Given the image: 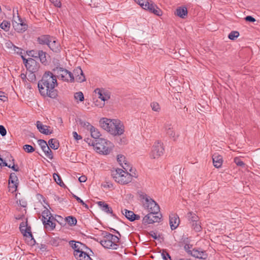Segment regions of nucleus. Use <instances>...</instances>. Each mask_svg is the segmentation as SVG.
I'll list each match as a JSON object with an SVG mask.
<instances>
[{"label":"nucleus","instance_id":"2","mask_svg":"<svg viewBox=\"0 0 260 260\" xmlns=\"http://www.w3.org/2000/svg\"><path fill=\"white\" fill-rule=\"evenodd\" d=\"M101 127L114 136H120L124 132V126L119 120L103 118L100 121Z\"/></svg>","mask_w":260,"mask_h":260},{"label":"nucleus","instance_id":"16","mask_svg":"<svg viewBox=\"0 0 260 260\" xmlns=\"http://www.w3.org/2000/svg\"><path fill=\"white\" fill-rule=\"evenodd\" d=\"M97 204L102 211L107 214H110L114 218H117V216L113 213L112 208L108 204L103 201H99L97 202Z\"/></svg>","mask_w":260,"mask_h":260},{"label":"nucleus","instance_id":"14","mask_svg":"<svg viewBox=\"0 0 260 260\" xmlns=\"http://www.w3.org/2000/svg\"><path fill=\"white\" fill-rule=\"evenodd\" d=\"M38 144L41 147L42 150L45 153V155L49 158L50 159L52 160L53 158V155L52 151L50 149L49 146H48L47 142L42 139H40L38 141Z\"/></svg>","mask_w":260,"mask_h":260},{"label":"nucleus","instance_id":"28","mask_svg":"<svg viewBox=\"0 0 260 260\" xmlns=\"http://www.w3.org/2000/svg\"><path fill=\"white\" fill-rule=\"evenodd\" d=\"M91 254L88 251L81 252L75 256L77 260H92L90 257Z\"/></svg>","mask_w":260,"mask_h":260},{"label":"nucleus","instance_id":"34","mask_svg":"<svg viewBox=\"0 0 260 260\" xmlns=\"http://www.w3.org/2000/svg\"><path fill=\"white\" fill-rule=\"evenodd\" d=\"M62 242V240L59 237L52 238L49 242L50 244L53 246H58L60 245Z\"/></svg>","mask_w":260,"mask_h":260},{"label":"nucleus","instance_id":"32","mask_svg":"<svg viewBox=\"0 0 260 260\" xmlns=\"http://www.w3.org/2000/svg\"><path fill=\"white\" fill-rule=\"evenodd\" d=\"M201 222L200 220H197V221H195L194 222L190 223L192 229H193L196 232H199L202 230V226L201 225Z\"/></svg>","mask_w":260,"mask_h":260},{"label":"nucleus","instance_id":"59","mask_svg":"<svg viewBox=\"0 0 260 260\" xmlns=\"http://www.w3.org/2000/svg\"><path fill=\"white\" fill-rule=\"evenodd\" d=\"M245 19L246 21L254 22L255 21V19L254 18L252 17L251 16H247L245 18Z\"/></svg>","mask_w":260,"mask_h":260},{"label":"nucleus","instance_id":"47","mask_svg":"<svg viewBox=\"0 0 260 260\" xmlns=\"http://www.w3.org/2000/svg\"><path fill=\"white\" fill-rule=\"evenodd\" d=\"M18 183H14V184H12L11 183H9V190L12 192L16 191L17 189Z\"/></svg>","mask_w":260,"mask_h":260},{"label":"nucleus","instance_id":"58","mask_svg":"<svg viewBox=\"0 0 260 260\" xmlns=\"http://www.w3.org/2000/svg\"><path fill=\"white\" fill-rule=\"evenodd\" d=\"M13 51L18 54H19V55L23 54L22 50L18 47H16V46L14 47Z\"/></svg>","mask_w":260,"mask_h":260},{"label":"nucleus","instance_id":"22","mask_svg":"<svg viewBox=\"0 0 260 260\" xmlns=\"http://www.w3.org/2000/svg\"><path fill=\"white\" fill-rule=\"evenodd\" d=\"M164 129L166 134L170 137L173 138L174 140L176 139L177 137L172 124L169 122L166 123L164 125Z\"/></svg>","mask_w":260,"mask_h":260},{"label":"nucleus","instance_id":"55","mask_svg":"<svg viewBox=\"0 0 260 260\" xmlns=\"http://www.w3.org/2000/svg\"><path fill=\"white\" fill-rule=\"evenodd\" d=\"M83 73V72L80 67L77 68L74 71V74L75 77H76V75L82 74Z\"/></svg>","mask_w":260,"mask_h":260},{"label":"nucleus","instance_id":"54","mask_svg":"<svg viewBox=\"0 0 260 260\" xmlns=\"http://www.w3.org/2000/svg\"><path fill=\"white\" fill-rule=\"evenodd\" d=\"M29 73V74L28 75V80L30 82H33L36 80V75L35 74V73Z\"/></svg>","mask_w":260,"mask_h":260},{"label":"nucleus","instance_id":"20","mask_svg":"<svg viewBox=\"0 0 260 260\" xmlns=\"http://www.w3.org/2000/svg\"><path fill=\"white\" fill-rule=\"evenodd\" d=\"M122 213L131 221H134L140 219V216L138 214H135L132 211L125 209L122 210Z\"/></svg>","mask_w":260,"mask_h":260},{"label":"nucleus","instance_id":"33","mask_svg":"<svg viewBox=\"0 0 260 260\" xmlns=\"http://www.w3.org/2000/svg\"><path fill=\"white\" fill-rule=\"evenodd\" d=\"M38 58H39L40 61L42 63H46L47 62L46 59V52L43 51V50H39V52L38 53Z\"/></svg>","mask_w":260,"mask_h":260},{"label":"nucleus","instance_id":"62","mask_svg":"<svg viewBox=\"0 0 260 260\" xmlns=\"http://www.w3.org/2000/svg\"><path fill=\"white\" fill-rule=\"evenodd\" d=\"M7 167H8L9 168H12L14 171H18L19 170V168L17 166H15L14 164L13 165V166H11V165H8L7 164V166H6Z\"/></svg>","mask_w":260,"mask_h":260},{"label":"nucleus","instance_id":"37","mask_svg":"<svg viewBox=\"0 0 260 260\" xmlns=\"http://www.w3.org/2000/svg\"><path fill=\"white\" fill-rule=\"evenodd\" d=\"M66 221L70 225H75L77 223V219L75 217L70 216L66 218Z\"/></svg>","mask_w":260,"mask_h":260},{"label":"nucleus","instance_id":"6","mask_svg":"<svg viewBox=\"0 0 260 260\" xmlns=\"http://www.w3.org/2000/svg\"><path fill=\"white\" fill-rule=\"evenodd\" d=\"M143 9L157 16L162 15L161 10L152 0H134Z\"/></svg>","mask_w":260,"mask_h":260},{"label":"nucleus","instance_id":"21","mask_svg":"<svg viewBox=\"0 0 260 260\" xmlns=\"http://www.w3.org/2000/svg\"><path fill=\"white\" fill-rule=\"evenodd\" d=\"M84 125L87 126V127H89L91 136L93 138H94V140L101 139L100 138V137L101 136V134L98 128L91 125L89 122H85Z\"/></svg>","mask_w":260,"mask_h":260},{"label":"nucleus","instance_id":"38","mask_svg":"<svg viewBox=\"0 0 260 260\" xmlns=\"http://www.w3.org/2000/svg\"><path fill=\"white\" fill-rule=\"evenodd\" d=\"M9 183H11L12 184L18 183V177L15 173H11L9 177Z\"/></svg>","mask_w":260,"mask_h":260},{"label":"nucleus","instance_id":"49","mask_svg":"<svg viewBox=\"0 0 260 260\" xmlns=\"http://www.w3.org/2000/svg\"><path fill=\"white\" fill-rule=\"evenodd\" d=\"M234 162L238 166L244 167L245 165L244 162L239 157H235L234 158Z\"/></svg>","mask_w":260,"mask_h":260},{"label":"nucleus","instance_id":"19","mask_svg":"<svg viewBox=\"0 0 260 260\" xmlns=\"http://www.w3.org/2000/svg\"><path fill=\"white\" fill-rule=\"evenodd\" d=\"M180 219L177 214L172 213L170 215V225L172 230L176 229L179 225Z\"/></svg>","mask_w":260,"mask_h":260},{"label":"nucleus","instance_id":"52","mask_svg":"<svg viewBox=\"0 0 260 260\" xmlns=\"http://www.w3.org/2000/svg\"><path fill=\"white\" fill-rule=\"evenodd\" d=\"M5 46L8 49H11L13 50L14 47H16L15 45H14L12 42L10 41H8L5 43Z\"/></svg>","mask_w":260,"mask_h":260},{"label":"nucleus","instance_id":"27","mask_svg":"<svg viewBox=\"0 0 260 260\" xmlns=\"http://www.w3.org/2000/svg\"><path fill=\"white\" fill-rule=\"evenodd\" d=\"M175 14L181 18H185L187 15V9L185 7L178 8Z\"/></svg>","mask_w":260,"mask_h":260},{"label":"nucleus","instance_id":"53","mask_svg":"<svg viewBox=\"0 0 260 260\" xmlns=\"http://www.w3.org/2000/svg\"><path fill=\"white\" fill-rule=\"evenodd\" d=\"M50 1L56 7L60 8L61 3L59 0H50Z\"/></svg>","mask_w":260,"mask_h":260},{"label":"nucleus","instance_id":"25","mask_svg":"<svg viewBox=\"0 0 260 260\" xmlns=\"http://www.w3.org/2000/svg\"><path fill=\"white\" fill-rule=\"evenodd\" d=\"M55 220L53 216H49L47 220L43 219V224L46 229L49 228L50 230H53L55 228V223L53 222Z\"/></svg>","mask_w":260,"mask_h":260},{"label":"nucleus","instance_id":"43","mask_svg":"<svg viewBox=\"0 0 260 260\" xmlns=\"http://www.w3.org/2000/svg\"><path fill=\"white\" fill-rule=\"evenodd\" d=\"M74 98L76 100H79L80 102L84 101V95L81 91L76 92L74 94Z\"/></svg>","mask_w":260,"mask_h":260},{"label":"nucleus","instance_id":"23","mask_svg":"<svg viewBox=\"0 0 260 260\" xmlns=\"http://www.w3.org/2000/svg\"><path fill=\"white\" fill-rule=\"evenodd\" d=\"M52 40V36L48 35H43L37 38L38 43L42 45H48L49 42Z\"/></svg>","mask_w":260,"mask_h":260},{"label":"nucleus","instance_id":"17","mask_svg":"<svg viewBox=\"0 0 260 260\" xmlns=\"http://www.w3.org/2000/svg\"><path fill=\"white\" fill-rule=\"evenodd\" d=\"M47 46L54 52H59L61 50L60 43L57 39L53 36L52 40L51 39V41L49 42Z\"/></svg>","mask_w":260,"mask_h":260},{"label":"nucleus","instance_id":"56","mask_svg":"<svg viewBox=\"0 0 260 260\" xmlns=\"http://www.w3.org/2000/svg\"><path fill=\"white\" fill-rule=\"evenodd\" d=\"M7 134V131L3 125H0V134L2 136H5Z\"/></svg>","mask_w":260,"mask_h":260},{"label":"nucleus","instance_id":"5","mask_svg":"<svg viewBox=\"0 0 260 260\" xmlns=\"http://www.w3.org/2000/svg\"><path fill=\"white\" fill-rule=\"evenodd\" d=\"M112 176L115 181L121 184H126L131 182L133 176L128 172H125L121 169H117L113 172Z\"/></svg>","mask_w":260,"mask_h":260},{"label":"nucleus","instance_id":"11","mask_svg":"<svg viewBox=\"0 0 260 260\" xmlns=\"http://www.w3.org/2000/svg\"><path fill=\"white\" fill-rule=\"evenodd\" d=\"M143 199L145 200L144 206L149 212H159V206L153 200L147 196H146L145 198H143Z\"/></svg>","mask_w":260,"mask_h":260},{"label":"nucleus","instance_id":"15","mask_svg":"<svg viewBox=\"0 0 260 260\" xmlns=\"http://www.w3.org/2000/svg\"><path fill=\"white\" fill-rule=\"evenodd\" d=\"M25 66L27 71L31 73H36L39 68V64L31 58H28V60L25 62Z\"/></svg>","mask_w":260,"mask_h":260},{"label":"nucleus","instance_id":"4","mask_svg":"<svg viewBox=\"0 0 260 260\" xmlns=\"http://www.w3.org/2000/svg\"><path fill=\"white\" fill-rule=\"evenodd\" d=\"M103 235V238L100 241L101 244L105 248L117 249L119 238L117 236L106 232Z\"/></svg>","mask_w":260,"mask_h":260},{"label":"nucleus","instance_id":"10","mask_svg":"<svg viewBox=\"0 0 260 260\" xmlns=\"http://www.w3.org/2000/svg\"><path fill=\"white\" fill-rule=\"evenodd\" d=\"M94 92L97 94L98 98L101 99L102 101V103L98 104V100L94 102L95 105L100 108L103 107L105 105V102L108 101L110 98V93L105 90L104 89L96 88L95 89Z\"/></svg>","mask_w":260,"mask_h":260},{"label":"nucleus","instance_id":"30","mask_svg":"<svg viewBox=\"0 0 260 260\" xmlns=\"http://www.w3.org/2000/svg\"><path fill=\"white\" fill-rule=\"evenodd\" d=\"M69 243L70 246L72 247V248L74 249V256L76 255L77 254H78L79 253L81 252V251L79 250V242L70 241Z\"/></svg>","mask_w":260,"mask_h":260},{"label":"nucleus","instance_id":"12","mask_svg":"<svg viewBox=\"0 0 260 260\" xmlns=\"http://www.w3.org/2000/svg\"><path fill=\"white\" fill-rule=\"evenodd\" d=\"M12 24L14 29L18 32H23L28 27L27 24L19 16H17L16 17L14 16H13Z\"/></svg>","mask_w":260,"mask_h":260},{"label":"nucleus","instance_id":"9","mask_svg":"<svg viewBox=\"0 0 260 260\" xmlns=\"http://www.w3.org/2000/svg\"><path fill=\"white\" fill-rule=\"evenodd\" d=\"M55 71L59 79L71 82H73L75 80L73 74L67 69L62 68H57Z\"/></svg>","mask_w":260,"mask_h":260},{"label":"nucleus","instance_id":"8","mask_svg":"<svg viewBox=\"0 0 260 260\" xmlns=\"http://www.w3.org/2000/svg\"><path fill=\"white\" fill-rule=\"evenodd\" d=\"M164 150L163 143L159 141L155 142L152 147L151 151L150 153V158L152 159L159 158L163 155Z\"/></svg>","mask_w":260,"mask_h":260},{"label":"nucleus","instance_id":"57","mask_svg":"<svg viewBox=\"0 0 260 260\" xmlns=\"http://www.w3.org/2000/svg\"><path fill=\"white\" fill-rule=\"evenodd\" d=\"M73 136L74 138L77 141L81 140L82 138L81 136L78 135L76 132H73Z\"/></svg>","mask_w":260,"mask_h":260},{"label":"nucleus","instance_id":"31","mask_svg":"<svg viewBox=\"0 0 260 260\" xmlns=\"http://www.w3.org/2000/svg\"><path fill=\"white\" fill-rule=\"evenodd\" d=\"M48 145L50 148L56 150L59 147L58 141L55 139H51L48 141Z\"/></svg>","mask_w":260,"mask_h":260},{"label":"nucleus","instance_id":"3","mask_svg":"<svg viewBox=\"0 0 260 260\" xmlns=\"http://www.w3.org/2000/svg\"><path fill=\"white\" fill-rule=\"evenodd\" d=\"M91 145L94 147L96 152L105 155L110 153L113 147V144L109 141L103 138L93 140Z\"/></svg>","mask_w":260,"mask_h":260},{"label":"nucleus","instance_id":"18","mask_svg":"<svg viewBox=\"0 0 260 260\" xmlns=\"http://www.w3.org/2000/svg\"><path fill=\"white\" fill-rule=\"evenodd\" d=\"M188 253L190 254L192 256L199 259H206L207 257V254L205 251L199 250L197 249H193L191 250L188 251Z\"/></svg>","mask_w":260,"mask_h":260},{"label":"nucleus","instance_id":"39","mask_svg":"<svg viewBox=\"0 0 260 260\" xmlns=\"http://www.w3.org/2000/svg\"><path fill=\"white\" fill-rule=\"evenodd\" d=\"M123 169L125 170V172H132V167L131 166V164L126 160L125 162L123 164V166H121Z\"/></svg>","mask_w":260,"mask_h":260},{"label":"nucleus","instance_id":"13","mask_svg":"<svg viewBox=\"0 0 260 260\" xmlns=\"http://www.w3.org/2000/svg\"><path fill=\"white\" fill-rule=\"evenodd\" d=\"M162 216L159 212H149L145 215L143 219V223L144 224H151L154 222H159Z\"/></svg>","mask_w":260,"mask_h":260},{"label":"nucleus","instance_id":"40","mask_svg":"<svg viewBox=\"0 0 260 260\" xmlns=\"http://www.w3.org/2000/svg\"><path fill=\"white\" fill-rule=\"evenodd\" d=\"M53 176L55 182L60 186H62V185H64L60 176L58 174L54 173Z\"/></svg>","mask_w":260,"mask_h":260},{"label":"nucleus","instance_id":"42","mask_svg":"<svg viewBox=\"0 0 260 260\" xmlns=\"http://www.w3.org/2000/svg\"><path fill=\"white\" fill-rule=\"evenodd\" d=\"M151 107L154 111L159 112L160 110V107L158 103L153 102L151 103Z\"/></svg>","mask_w":260,"mask_h":260},{"label":"nucleus","instance_id":"26","mask_svg":"<svg viewBox=\"0 0 260 260\" xmlns=\"http://www.w3.org/2000/svg\"><path fill=\"white\" fill-rule=\"evenodd\" d=\"M214 166L216 168H220L222 164V158L221 155L214 154L212 156Z\"/></svg>","mask_w":260,"mask_h":260},{"label":"nucleus","instance_id":"36","mask_svg":"<svg viewBox=\"0 0 260 260\" xmlns=\"http://www.w3.org/2000/svg\"><path fill=\"white\" fill-rule=\"evenodd\" d=\"M45 210L42 212V222H43V219L47 220L48 219L47 217H49V216H52L50 211L45 207H44Z\"/></svg>","mask_w":260,"mask_h":260},{"label":"nucleus","instance_id":"41","mask_svg":"<svg viewBox=\"0 0 260 260\" xmlns=\"http://www.w3.org/2000/svg\"><path fill=\"white\" fill-rule=\"evenodd\" d=\"M239 36V32L237 31H231L229 36L228 38L231 40H234L236 38H238Z\"/></svg>","mask_w":260,"mask_h":260},{"label":"nucleus","instance_id":"29","mask_svg":"<svg viewBox=\"0 0 260 260\" xmlns=\"http://www.w3.org/2000/svg\"><path fill=\"white\" fill-rule=\"evenodd\" d=\"M189 224L197 221L199 220V216L194 212L190 211L188 212L186 216Z\"/></svg>","mask_w":260,"mask_h":260},{"label":"nucleus","instance_id":"24","mask_svg":"<svg viewBox=\"0 0 260 260\" xmlns=\"http://www.w3.org/2000/svg\"><path fill=\"white\" fill-rule=\"evenodd\" d=\"M36 126L39 132L43 134L48 135L52 133V131L48 129L49 126L43 125L40 121H37Z\"/></svg>","mask_w":260,"mask_h":260},{"label":"nucleus","instance_id":"46","mask_svg":"<svg viewBox=\"0 0 260 260\" xmlns=\"http://www.w3.org/2000/svg\"><path fill=\"white\" fill-rule=\"evenodd\" d=\"M23 149L27 153H32L35 151V148L32 146L28 144L24 145Z\"/></svg>","mask_w":260,"mask_h":260},{"label":"nucleus","instance_id":"60","mask_svg":"<svg viewBox=\"0 0 260 260\" xmlns=\"http://www.w3.org/2000/svg\"><path fill=\"white\" fill-rule=\"evenodd\" d=\"M0 100L2 101H6L7 100V98L5 96L4 92H0Z\"/></svg>","mask_w":260,"mask_h":260},{"label":"nucleus","instance_id":"64","mask_svg":"<svg viewBox=\"0 0 260 260\" xmlns=\"http://www.w3.org/2000/svg\"><path fill=\"white\" fill-rule=\"evenodd\" d=\"M87 180V178L85 176H82L79 178V181L80 182H85Z\"/></svg>","mask_w":260,"mask_h":260},{"label":"nucleus","instance_id":"51","mask_svg":"<svg viewBox=\"0 0 260 260\" xmlns=\"http://www.w3.org/2000/svg\"><path fill=\"white\" fill-rule=\"evenodd\" d=\"M161 256L164 260H171L169 254L165 250H163L161 253Z\"/></svg>","mask_w":260,"mask_h":260},{"label":"nucleus","instance_id":"63","mask_svg":"<svg viewBox=\"0 0 260 260\" xmlns=\"http://www.w3.org/2000/svg\"><path fill=\"white\" fill-rule=\"evenodd\" d=\"M85 245L81 243V242H79V247H80V249H79V250L81 251V252H85Z\"/></svg>","mask_w":260,"mask_h":260},{"label":"nucleus","instance_id":"50","mask_svg":"<svg viewBox=\"0 0 260 260\" xmlns=\"http://www.w3.org/2000/svg\"><path fill=\"white\" fill-rule=\"evenodd\" d=\"M73 197L78 201V203H81L85 208L88 209V206L85 204L82 200H81L79 197L76 195H73Z\"/></svg>","mask_w":260,"mask_h":260},{"label":"nucleus","instance_id":"44","mask_svg":"<svg viewBox=\"0 0 260 260\" xmlns=\"http://www.w3.org/2000/svg\"><path fill=\"white\" fill-rule=\"evenodd\" d=\"M39 52V50H31L30 51H28L27 52V54L28 56L35 58H38V53Z\"/></svg>","mask_w":260,"mask_h":260},{"label":"nucleus","instance_id":"7","mask_svg":"<svg viewBox=\"0 0 260 260\" xmlns=\"http://www.w3.org/2000/svg\"><path fill=\"white\" fill-rule=\"evenodd\" d=\"M19 229L23 236L29 239L27 241V244L30 246L34 245L36 243V241L31 232V228L27 226V221L21 222L20 224Z\"/></svg>","mask_w":260,"mask_h":260},{"label":"nucleus","instance_id":"45","mask_svg":"<svg viewBox=\"0 0 260 260\" xmlns=\"http://www.w3.org/2000/svg\"><path fill=\"white\" fill-rule=\"evenodd\" d=\"M117 161L119 162L120 166H123V164L127 160L125 157L124 155L121 154L117 155Z\"/></svg>","mask_w":260,"mask_h":260},{"label":"nucleus","instance_id":"1","mask_svg":"<svg viewBox=\"0 0 260 260\" xmlns=\"http://www.w3.org/2000/svg\"><path fill=\"white\" fill-rule=\"evenodd\" d=\"M56 77L50 71H46L38 82V87L41 95L44 97L55 99L57 96Z\"/></svg>","mask_w":260,"mask_h":260},{"label":"nucleus","instance_id":"48","mask_svg":"<svg viewBox=\"0 0 260 260\" xmlns=\"http://www.w3.org/2000/svg\"><path fill=\"white\" fill-rule=\"evenodd\" d=\"M75 80L76 81L79 83L83 82L85 81V77L84 74L76 75L75 77Z\"/></svg>","mask_w":260,"mask_h":260},{"label":"nucleus","instance_id":"35","mask_svg":"<svg viewBox=\"0 0 260 260\" xmlns=\"http://www.w3.org/2000/svg\"><path fill=\"white\" fill-rule=\"evenodd\" d=\"M10 23L7 20H4L0 25V27L6 31L9 30L10 28Z\"/></svg>","mask_w":260,"mask_h":260},{"label":"nucleus","instance_id":"61","mask_svg":"<svg viewBox=\"0 0 260 260\" xmlns=\"http://www.w3.org/2000/svg\"><path fill=\"white\" fill-rule=\"evenodd\" d=\"M149 235L154 239H157L158 238L157 233H156L154 231H150L149 232Z\"/></svg>","mask_w":260,"mask_h":260}]
</instances>
